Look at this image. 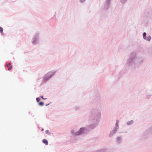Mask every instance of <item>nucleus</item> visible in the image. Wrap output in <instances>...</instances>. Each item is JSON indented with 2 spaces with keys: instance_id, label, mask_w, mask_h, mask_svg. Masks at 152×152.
Here are the masks:
<instances>
[{
  "instance_id": "17",
  "label": "nucleus",
  "mask_w": 152,
  "mask_h": 152,
  "mask_svg": "<svg viewBox=\"0 0 152 152\" xmlns=\"http://www.w3.org/2000/svg\"><path fill=\"white\" fill-rule=\"evenodd\" d=\"M49 104H46V106H47Z\"/></svg>"
},
{
  "instance_id": "4",
  "label": "nucleus",
  "mask_w": 152,
  "mask_h": 152,
  "mask_svg": "<svg viewBox=\"0 0 152 152\" xmlns=\"http://www.w3.org/2000/svg\"><path fill=\"white\" fill-rule=\"evenodd\" d=\"M151 39V37L150 36H148V37H146L145 39L149 41H150Z\"/></svg>"
},
{
  "instance_id": "10",
  "label": "nucleus",
  "mask_w": 152,
  "mask_h": 152,
  "mask_svg": "<svg viewBox=\"0 0 152 152\" xmlns=\"http://www.w3.org/2000/svg\"><path fill=\"white\" fill-rule=\"evenodd\" d=\"M36 100H37V102H39V101L40 99H39V98H37L36 99Z\"/></svg>"
},
{
  "instance_id": "1",
  "label": "nucleus",
  "mask_w": 152,
  "mask_h": 152,
  "mask_svg": "<svg viewBox=\"0 0 152 152\" xmlns=\"http://www.w3.org/2000/svg\"><path fill=\"white\" fill-rule=\"evenodd\" d=\"M84 129H85L84 128H80L79 131L76 133V134L78 135L83 133V131L84 130Z\"/></svg>"
},
{
  "instance_id": "5",
  "label": "nucleus",
  "mask_w": 152,
  "mask_h": 152,
  "mask_svg": "<svg viewBox=\"0 0 152 152\" xmlns=\"http://www.w3.org/2000/svg\"><path fill=\"white\" fill-rule=\"evenodd\" d=\"M146 33L144 32L143 33V38H144V39H145L146 37Z\"/></svg>"
},
{
  "instance_id": "7",
  "label": "nucleus",
  "mask_w": 152,
  "mask_h": 152,
  "mask_svg": "<svg viewBox=\"0 0 152 152\" xmlns=\"http://www.w3.org/2000/svg\"><path fill=\"white\" fill-rule=\"evenodd\" d=\"M39 104L40 106H42L43 105V103L42 102H40L39 103Z\"/></svg>"
},
{
  "instance_id": "3",
  "label": "nucleus",
  "mask_w": 152,
  "mask_h": 152,
  "mask_svg": "<svg viewBox=\"0 0 152 152\" xmlns=\"http://www.w3.org/2000/svg\"><path fill=\"white\" fill-rule=\"evenodd\" d=\"M43 142L45 143L46 145H48V142L47 140L45 139H44L42 140Z\"/></svg>"
},
{
  "instance_id": "16",
  "label": "nucleus",
  "mask_w": 152,
  "mask_h": 152,
  "mask_svg": "<svg viewBox=\"0 0 152 152\" xmlns=\"http://www.w3.org/2000/svg\"><path fill=\"white\" fill-rule=\"evenodd\" d=\"M41 97L42 98V99H44V98H43V96H41Z\"/></svg>"
},
{
  "instance_id": "11",
  "label": "nucleus",
  "mask_w": 152,
  "mask_h": 152,
  "mask_svg": "<svg viewBox=\"0 0 152 152\" xmlns=\"http://www.w3.org/2000/svg\"><path fill=\"white\" fill-rule=\"evenodd\" d=\"M50 73H48V74H47L46 76H47L48 75H50Z\"/></svg>"
},
{
  "instance_id": "6",
  "label": "nucleus",
  "mask_w": 152,
  "mask_h": 152,
  "mask_svg": "<svg viewBox=\"0 0 152 152\" xmlns=\"http://www.w3.org/2000/svg\"><path fill=\"white\" fill-rule=\"evenodd\" d=\"M133 123V121H131L130 122H127V124L128 125H130Z\"/></svg>"
},
{
  "instance_id": "15",
  "label": "nucleus",
  "mask_w": 152,
  "mask_h": 152,
  "mask_svg": "<svg viewBox=\"0 0 152 152\" xmlns=\"http://www.w3.org/2000/svg\"><path fill=\"white\" fill-rule=\"evenodd\" d=\"M44 131V129H42V131Z\"/></svg>"
},
{
  "instance_id": "13",
  "label": "nucleus",
  "mask_w": 152,
  "mask_h": 152,
  "mask_svg": "<svg viewBox=\"0 0 152 152\" xmlns=\"http://www.w3.org/2000/svg\"><path fill=\"white\" fill-rule=\"evenodd\" d=\"M85 0H80V1L81 2H83Z\"/></svg>"
},
{
  "instance_id": "8",
  "label": "nucleus",
  "mask_w": 152,
  "mask_h": 152,
  "mask_svg": "<svg viewBox=\"0 0 152 152\" xmlns=\"http://www.w3.org/2000/svg\"><path fill=\"white\" fill-rule=\"evenodd\" d=\"M3 28L1 27H0V31L2 33L3 31Z\"/></svg>"
},
{
  "instance_id": "2",
  "label": "nucleus",
  "mask_w": 152,
  "mask_h": 152,
  "mask_svg": "<svg viewBox=\"0 0 152 152\" xmlns=\"http://www.w3.org/2000/svg\"><path fill=\"white\" fill-rule=\"evenodd\" d=\"M7 66L8 67V70H11L12 68V67L11 66V64L10 63L7 64Z\"/></svg>"
},
{
  "instance_id": "9",
  "label": "nucleus",
  "mask_w": 152,
  "mask_h": 152,
  "mask_svg": "<svg viewBox=\"0 0 152 152\" xmlns=\"http://www.w3.org/2000/svg\"><path fill=\"white\" fill-rule=\"evenodd\" d=\"M45 133L46 134H50V133L49 132V130H47L45 131Z\"/></svg>"
},
{
  "instance_id": "14",
  "label": "nucleus",
  "mask_w": 152,
  "mask_h": 152,
  "mask_svg": "<svg viewBox=\"0 0 152 152\" xmlns=\"http://www.w3.org/2000/svg\"><path fill=\"white\" fill-rule=\"evenodd\" d=\"M51 76H50L47 79H49V78H50L51 77Z\"/></svg>"
},
{
  "instance_id": "12",
  "label": "nucleus",
  "mask_w": 152,
  "mask_h": 152,
  "mask_svg": "<svg viewBox=\"0 0 152 152\" xmlns=\"http://www.w3.org/2000/svg\"><path fill=\"white\" fill-rule=\"evenodd\" d=\"M117 140H118L119 141L121 140V138L120 137H118L117 138Z\"/></svg>"
}]
</instances>
